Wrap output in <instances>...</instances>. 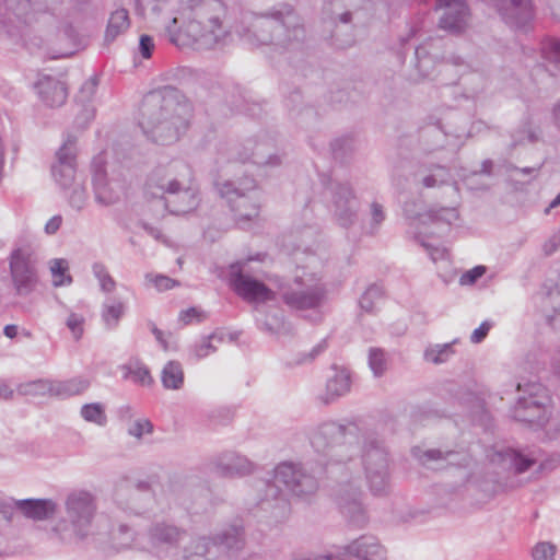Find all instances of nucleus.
<instances>
[{
  "mask_svg": "<svg viewBox=\"0 0 560 560\" xmlns=\"http://www.w3.org/2000/svg\"><path fill=\"white\" fill-rule=\"evenodd\" d=\"M38 96L49 107H58L65 104L68 90L63 82L45 75L35 83Z\"/></svg>",
  "mask_w": 560,
  "mask_h": 560,
  "instance_id": "nucleus-28",
  "label": "nucleus"
},
{
  "mask_svg": "<svg viewBox=\"0 0 560 560\" xmlns=\"http://www.w3.org/2000/svg\"><path fill=\"white\" fill-rule=\"evenodd\" d=\"M92 183L97 203L102 206H109L119 199L118 191L112 187L107 179L103 164H94Z\"/></svg>",
  "mask_w": 560,
  "mask_h": 560,
  "instance_id": "nucleus-31",
  "label": "nucleus"
},
{
  "mask_svg": "<svg viewBox=\"0 0 560 560\" xmlns=\"http://www.w3.org/2000/svg\"><path fill=\"white\" fill-rule=\"evenodd\" d=\"M95 109L92 105H82L81 112L75 116L74 126L81 130L94 119Z\"/></svg>",
  "mask_w": 560,
  "mask_h": 560,
  "instance_id": "nucleus-60",
  "label": "nucleus"
},
{
  "mask_svg": "<svg viewBox=\"0 0 560 560\" xmlns=\"http://www.w3.org/2000/svg\"><path fill=\"white\" fill-rule=\"evenodd\" d=\"M215 469L222 477H243L255 470V464L245 456L234 452H226L215 460Z\"/></svg>",
  "mask_w": 560,
  "mask_h": 560,
  "instance_id": "nucleus-27",
  "label": "nucleus"
},
{
  "mask_svg": "<svg viewBox=\"0 0 560 560\" xmlns=\"http://www.w3.org/2000/svg\"><path fill=\"white\" fill-rule=\"evenodd\" d=\"M556 545L550 541H540L532 550L533 560H556Z\"/></svg>",
  "mask_w": 560,
  "mask_h": 560,
  "instance_id": "nucleus-55",
  "label": "nucleus"
},
{
  "mask_svg": "<svg viewBox=\"0 0 560 560\" xmlns=\"http://www.w3.org/2000/svg\"><path fill=\"white\" fill-rule=\"evenodd\" d=\"M212 545V537L199 536L192 538L190 542L183 549L184 560H209L207 555Z\"/></svg>",
  "mask_w": 560,
  "mask_h": 560,
  "instance_id": "nucleus-41",
  "label": "nucleus"
},
{
  "mask_svg": "<svg viewBox=\"0 0 560 560\" xmlns=\"http://www.w3.org/2000/svg\"><path fill=\"white\" fill-rule=\"evenodd\" d=\"M355 149V141L352 137H341L331 142L332 155L340 162H346Z\"/></svg>",
  "mask_w": 560,
  "mask_h": 560,
  "instance_id": "nucleus-46",
  "label": "nucleus"
},
{
  "mask_svg": "<svg viewBox=\"0 0 560 560\" xmlns=\"http://www.w3.org/2000/svg\"><path fill=\"white\" fill-rule=\"evenodd\" d=\"M65 521L71 527V535L78 539H85L97 512V498L85 489H72L63 500Z\"/></svg>",
  "mask_w": 560,
  "mask_h": 560,
  "instance_id": "nucleus-11",
  "label": "nucleus"
},
{
  "mask_svg": "<svg viewBox=\"0 0 560 560\" xmlns=\"http://www.w3.org/2000/svg\"><path fill=\"white\" fill-rule=\"evenodd\" d=\"M161 382L164 388L178 390L184 385V370L178 361H168L162 372Z\"/></svg>",
  "mask_w": 560,
  "mask_h": 560,
  "instance_id": "nucleus-39",
  "label": "nucleus"
},
{
  "mask_svg": "<svg viewBox=\"0 0 560 560\" xmlns=\"http://www.w3.org/2000/svg\"><path fill=\"white\" fill-rule=\"evenodd\" d=\"M92 270L95 278L100 281L101 289L104 292H112L115 290L116 282L102 262H94Z\"/></svg>",
  "mask_w": 560,
  "mask_h": 560,
  "instance_id": "nucleus-52",
  "label": "nucleus"
},
{
  "mask_svg": "<svg viewBox=\"0 0 560 560\" xmlns=\"http://www.w3.org/2000/svg\"><path fill=\"white\" fill-rule=\"evenodd\" d=\"M253 257L238 260L229 265L228 283L231 289L245 302L255 304H264L276 300V292L257 278L245 272V267Z\"/></svg>",
  "mask_w": 560,
  "mask_h": 560,
  "instance_id": "nucleus-13",
  "label": "nucleus"
},
{
  "mask_svg": "<svg viewBox=\"0 0 560 560\" xmlns=\"http://www.w3.org/2000/svg\"><path fill=\"white\" fill-rule=\"evenodd\" d=\"M415 240L429 253L433 261H436L444 257L445 250L428 243L421 233H417L415 235Z\"/></svg>",
  "mask_w": 560,
  "mask_h": 560,
  "instance_id": "nucleus-62",
  "label": "nucleus"
},
{
  "mask_svg": "<svg viewBox=\"0 0 560 560\" xmlns=\"http://www.w3.org/2000/svg\"><path fill=\"white\" fill-rule=\"evenodd\" d=\"M411 454L421 465L433 470L462 464V455L456 451H442L440 448L422 450L416 446L412 447Z\"/></svg>",
  "mask_w": 560,
  "mask_h": 560,
  "instance_id": "nucleus-24",
  "label": "nucleus"
},
{
  "mask_svg": "<svg viewBox=\"0 0 560 560\" xmlns=\"http://www.w3.org/2000/svg\"><path fill=\"white\" fill-rule=\"evenodd\" d=\"M237 160L245 163L252 161L258 166H278L281 158L277 154L275 145L270 140L248 139L243 144V151L237 153Z\"/></svg>",
  "mask_w": 560,
  "mask_h": 560,
  "instance_id": "nucleus-20",
  "label": "nucleus"
},
{
  "mask_svg": "<svg viewBox=\"0 0 560 560\" xmlns=\"http://www.w3.org/2000/svg\"><path fill=\"white\" fill-rule=\"evenodd\" d=\"M456 342L432 345L424 350V360L433 364H442L454 354L453 345Z\"/></svg>",
  "mask_w": 560,
  "mask_h": 560,
  "instance_id": "nucleus-44",
  "label": "nucleus"
},
{
  "mask_svg": "<svg viewBox=\"0 0 560 560\" xmlns=\"http://www.w3.org/2000/svg\"><path fill=\"white\" fill-rule=\"evenodd\" d=\"M540 139V129L535 126L529 117L522 119L520 125L511 132L512 149L526 143H536Z\"/></svg>",
  "mask_w": 560,
  "mask_h": 560,
  "instance_id": "nucleus-34",
  "label": "nucleus"
},
{
  "mask_svg": "<svg viewBox=\"0 0 560 560\" xmlns=\"http://www.w3.org/2000/svg\"><path fill=\"white\" fill-rule=\"evenodd\" d=\"M360 438L363 439L361 462L369 490L375 497H386L392 491V459L388 446L368 423Z\"/></svg>",
  "mask_w": 560,
  "mask_h": 560,
  "instance_id": "nucleus-5",
  "label": "nucleus"
},
{
  "mask_svg": "<svg viewBox=\"0 0 560 560\" xmlns=\"http://www.w3.org/2000/svg\"><path fill=\"white\" fill-rule=\"evenodd\" d=\"M323 197L331 202L336 220L342 228L351 226L357 220L358 201L351 185L327 174H320Z\"/></svg>",
  "mask_w": 560,
  "mask_h": 560,
  "instance_id": "nucleus-12",
  "label": "nucleus"
},
{
  "mask_svg": "<svg viewBox=\"0 0 560 560\" xmlns=\"http://www.w3.org/2000/svg\"><path fill=\"white\" fill-rule=\"evenodd\" d=\"M542 167V163L536 167H518L516 165H509L508 172L510 173V180L514 184H529L533 179H535L540 168Z\"/></svg>",
  "mask_w": 560,
  "mask_h": 560,
  "instance_id": "nucleus-48",
  "label": "nucleus"
},
{
  "mask_svg": "<svg viewBox=\"0 0 560 560\" xmlns=\"http://www.w3.org/2000/svg\"><path fill=\"white\" fill-rule=\"evenodd\" d=\"M392 180L400 189H405L407 183H411L417 189L440 188L451 183L452 172L447 164L399 160L393 166Z\"/></svg>",
  "mask_w": 560,
  "mask_h": 560,
  "instance_id": "nucleus-8",
  "label": "nucleus"
},
{
  "mask_svg": "<svg viewBox=\"0 0 560 560\" xmlns=\"http://www.w3.org/2000/svg\"><path fill=\"white\" fill-rule=\"evenodd\" d=\"M81 417L88 421L93 422L98 425H105L107 418L105 415V410L102 404L100 402H92V404H85L81 408Z\"/></svg>",
  "mask_w": 560,
  "mask_h": 560,
  "instance_id": "nucleus-50",
  "label": "nucleus"
},
{
  "mask_svg": "<svg viewBox=\"0 0 560 560\" xmlns=\"http://www.w3.org/2000/svg\"><path fill=\"white\" fill-rule=\"evenodd\" d=\"M125 313V304L115 298L105 300L102 306V319L107 329H114L118 326L120 318Z\"/></svg>",
  "mask_w": 560,
  "mask_h": 560,
  "instance_id": "nucleus-42",
  "label": "nucleus"
},
{
  "mask_svg": "<svg viewBox=\"0 0 560 560\" xmlns=\"http://www.w3.org/2000/svg\"><path fill=\"white\" fill-rule=\"evenodd\" d=\"M369 365L375 376L383 375L386 370L384 351L380 348H371L369 351Z\"/></svg>",
  "mask_w": 560,
  "mask_h": 560,
  "instance_id": "nucleus-54",
  "label": "nucleus"
},
{
  "mask_svg": "<svg viewBox=\"0 0 560 560\" xmlns=\"http://www.w3.org/2000/svg\"><path fill=\"white\" fill-rule=\"evenodd\" d=\"M219 195L228 200L231 210L238 222L250 221L259 214L258 192L248 195L241 192L236 184L230 180L215 183Z\"/></svg>",
  "mask_w": 560,
  "mask_h": 560,
  "instance_id": "nucleus-18",
  "label": "nucleus"
},
{
  "mask_svg": "<svg viewBox=\"0 0 560 560\" xmlns=\"http://www.w3.org/2000/svg\"><path fill=\"white\" fill-rule=\"evenodd\" d=\"M334 374L327 378L325 393L319 397L325 405L345 396L351 388V376L347 369L334 366Z\"/></svg>",
  "mask_w": 560,
  "mask_h": 560,
  "instance_id": "nucleus-30",
  "label": "nucleus"
},
{
  "mask_svg": "<svg viewBox=\"0 0 560 560\" xmlns=\"http://www.w3.org/2000/svg\"><path fill=\"white\" fill-rule=\"evenodd\" d=\"M141 116V127L148 138L158 144L168 145L188 129L189 106L179 90L166 85L144 95Z\"/></svg>",
  "mask_w": 560,
  "mask_h": 560,
  "instance_id": "nucleus-1",
  "label": "nucleus"
},
{
  "mask_svg": "<svg viewBox=\"0 0 560 560\" xmlns=\"http://www.w3.org/2000/svg\"><path fill=\"white\" fill-rule=\"evenodd\" d=\"M122 369L126 371V378L131 377L133 382L143 386L153 383L149 369L138 360L130 361Z\"/></svg>",
  "mask_w": 560,
  "mask_h": 560,
  "instance_id": "nucleus-45",
  "label": "nucleus"
},
{
  "mask_svg": "<svg viewBox=\"0 0 560 560\" xmlns=\"http://www.w3.org/2000/svg\"><path fill=\"white\" fill-rule=\"evenodd\" d=\"M343 553L359 560H386V550L373 536L363 535L343 547Z\"/></svg>",
  "mask_w": 560,
  "mask_h": 560,
  "instance_id": "nucleus-26",
  "label": "nucleus"
},
{
  "mask_svg": "<svg viewBox=\"0 0 560 560\" xmlns=\"http://www.w3.org/2000/svg\"><path fill=\"white\" fill-rule=\"evenodd\" d=\"M89 387L90 381L81 376L65 381L52 380L51 397L68 399L83 394Z\"/></svg>",
  "mask_w": 560,
  "mask_h": 560,
  "instance_id": "nucleus-33",
  "label": "nucleus"
},
{
  "mask_svg": "<svg viewBox=\"0 0 560 560\" xmlns=\"http://www.w3.org/2000/svg\"><path fill=\"white\" fill-rule=\"evenodd\" d=\"M130 25L129 14L126 9L114 11L108 20L105 32V43H113L120 34L125 33Z\"/></svg>",
  "mask_w": 560,
  "mask_h": 560,
  "instance_id": "nucleus-37",
  "label": "nucleus"
},
{
  "mask_svg": "<svg viewBox=\"0 0 560 560\" xmlns=\"http://www.w3.org/2000/svg\"><path fill=\"white\" fill-rule=\"evenodd\" d=\"M335 503L347 522L354 528H363L369 523L366 508L363 504V492L353 481L339 483L334 492Z\"/></svg>",
  "mask_w": 560,
  "mask_h": 560,
  "instance_id": "nucleus-14",
  "label": "nucleus"
},
{
  "mask_svg": "<svg viewBox=\"0 0 560 560\" xmlns=\"http://www.w3.org/2000/svg\"><path fill=\"white\" fill-rule=\"evenodd\" d=\"M366 421L362 418L345 419L341 422L320 423L311 435L315 452L327 457V466L348 464L357 453L360 434L365 430Z\"/></svg>",
  "mask_w": 560,
  "mask_h": 560,
  "instance_id": "nucleus-4",
  "label": "nucleus"
},
{
  "mask_svg": "<svg viewBox=\"0 0 560 560\" xmlns=\"http://www.w3.org/2000/svg\"><path fill=\"white\" fill-rule=\"evenodd\" d=\"M369 10L370 0H328L324 3L323 12L335 25L331 37L338 48L354 44L353 30L365 24Z\"/></svg>",
  "mask_w": 560,
  "mask_h": 560,
  "instance_id": "nucleus-7",
  "label": "nucleus"
},
{
  "mask_svg": "<svg viewBox=\"0 0 560 560\" xmlns=\"http://www.w3.org/2000/svg\"><path fill=\"white\" fill-rule=\"evenodd\" d=\"M287 107L289 108L291 115L293 117H299L300 115L313 116L314 110L310 106H305L302 103V95L300 91H294L290 94L287 100Z\"/></svg>",
  "mask_w": 560,
  "mask_h": 560,
  "instance_id": "nucleus-51",
  "label": "nucleus"
},
{
  "mask_svg": "<svg viewBox=\"0 0 560 560\" xmlns=\"http://www.w3.org/2000/svg\"><path fill=\"white\" fill-rule=\"evenodd\" d=\"M436 9L443 10L439 20L440 28L452 34L466 28L469 10L464 0H436Z\"/></svg>",
  "mask_w": 560,
  "mask_h": 560,
  "instance_id": "nucleus-21",
  "label": "nucleus"
},
{
  "mask_svg": "<svg viewBox=\"0 0 560 560\" xmlns=\"http://www.w3.org/2000/svg\"><path fill=\"white\" fill-rule=\"evenodd\" d=\"M10 272L18 295L31 294L38 282L36 260L27 248H16L10 256Z\"/></svg>",
  "mask_w": 560,
  "mask_h": 560,
  "instance_id": "nucleus-16",
  "label": "nucleus"
},
{
  "mask_svg": "<svg viewBox=\"0 0 560 560\" xmlns=\"http://www.w3.org/2000/svg\"><path fill=\"white\" fill-rule=\"evenodd\" d=\"M98 85L97 78L93 77L86 80L80 88L79 93L75 96L77 102L82 105H90L95 96Z\"/></svg>",
  "mask_w": 560,
  "mask_h": 560,
  "instance_id": "nucleus-53",
  "label": "nucleus"
},
{
  "mask_svg": "<svg viewBox=\"0 0 560 560\" xmlns=\"http://www.w3.org/2000/svg\"><path fill=\"white\" fill-rule=\"evenodd\" d=\"M492 462L501 464L505 469L514 474H523L528 470L536 460L515 448H504L494 454Z\"/></svg>",
  "mask_w": 560,
  "mask_h": 560,
  "instance_id": "nucleus-32",
  "label": "nucleus"
},
{
  "mask_svg": "<svg viewBox=\"0 0 560 560\" xmlns=\"http://www.w3.org/2000/svg\"><path fill=\"white\" fill-rule=\"evenodd\" d=\"M404 215L413 225L433 224L441 226L444 232H448L452 223L459 218L458 210L455 207H431L422 212V203L417 200H407L402 207Z\"/></svg>",
  "mask_w": 560,
  "mask_h": 560,
  "instance_id": "nucleus-17",
  "label": "nucleus"
},
{
  "mask_svg": "<svg viewBox=\"0 0 560 560\" xmlns=\"http://www.w3.org/2000/svg\"><path fill=\"white\" fill-rule=\"evenodd\" d=\"M186 534L185 528L165 521L152 523L148 528L149 541L154 548L176 547Z\"/></svg>",
  "mask_w": 560,
  "mask_h": 560,
  "instance_id": "nucleus-25",
  "label": "nucleus"
},
{
  "mask_svg": "<svg viewBox=\"0 0 560 560\" xmlns=\"http://www.w3.org/2000/svg\"><path fill=\"white\" fill-rule=\"evenodd\" d=\"M283 303L293 311L318 310L327 298V288L313 273L295 276L291 282L276 278Z\"/></svg>",
  "mask_w": 560,
  "mask_h": 560,
  "instance_id": "nucleus-10",
  "label": "nucleus"
},
{
  "mask_svg": "<svg viewBox=\"0 0 560 560\" xmlns=\"http://www.w3.org/2000/svg\"><path fill=\"white\" fill-rule=\"evenodd\" d=\"M541 292L549 300L560 295V272L555 280L549 279L542 284Z\"/></svg>",
  "mask_w": 560,
  "mask_h": 560,
  "instance_id": "nucleus-64",
  "label": "nucleus"
},
{
  "mask_svg": "<svg viewBox=\"0 0 560 560\" xmlns=\"http://www.w3.org/2000/svg\"><path fill=\"white\" fill-rule=\"evenodd\" d=\"M68 269L69 266L66 259L56 258L50 261L54 287L69 285L72 283V277L67 273Z\"/></svg>",
  "mask_w": 560,
  "mask_h": 560,
  "instance_id": "nucleus-47",
  "label": "nucleus"
},
{
  "mask_svg": "<svg viewBox=\"0 0 560 560\" xmlns=\"http://www.w3.org/2000/svg\"><path fill=\"white\" fill-rule=\"evenodd\" d=\"M170 42L179 48L190 47L196 50L213 49L225 44L223 28L209 30L190 13L185 18H173L166 26Z\"/></svg>",
  "mask_w": 560,
  "mask_h": 560,
  "instance_id": "nucleus-9",
  "label": "nucleus"
},
{
  "mask_svg": "<svg viewBox=\"0 0 560 560\" xmlns=\"http://www.w3.org/2000/svg\"><path fill=\"white\" fill-rule=\"evenodd\" d=\"M423 151L432 153L447 144V135L439 126H429L421 132Z\"/></svg>",
  "mask_w": 560,
  "mask_h": 560,
  "instance_id": "nucleus-40",
  "label": "nucleus"
},
{
  "mask_svg": "<svg viewBox=\"0 0 560 560\" xmlns=\"http://www.w3.org/2000/svg\"><path fill=\"white\" fill-rule=\"evenodd\" d=\"M114 539L119 548L131 547L133 542V532L127 525L121 524L114 534Z\"/></svg>",
  "mask_w": 560,
  "mask_h": 560,
  "instance_id": "nucleus-58",
  "label": "nucleus"
},
{
  "mask_svg": "<svg viewBox=\"0 0 560 560\" xmlns=\"http://www.w3.org/2000/svg\"><path fill=\"white\" fill-rule=\"evenodd\" d=\"M280 483L292 495L301 499H307L318 490L316 477L310 474L303 465L283 462L273 469L272 479L262 482L264 495L259 502L261 505L271 501H275L277 505L285 502Z\"/></svg>",
  "mask_w": 560,
  "mask_h": 560,
  "instance_id": "nucleus-6",
  "label": "nucleus"
},
{
  "mask_svg": "<svg viewBox=\"0 0 560 560\" xmlns=\"http://www.w3.org/2000/svg\"><path fill=\"white\" fill-rule=\"evenodd\" d=\"M68 199L69 205L73 209H75L77 211H81L88 201V194L85 187L80 183H75Z\"/></svg>",
  "mask_w": 560,
  "mask_h": 560,
  "instance_id": "nucleus-56",
  "label": "nucleus"
},
{
  "mask_svg": "<svg viewBox=\"0 0 560 560\" xmlns=\"http://www.w3.org/2000/svg\"><path fill=\"white\" fill-rule=\"evenodd\" d=\"M14 505L25 517L34 521L52 518L58 511V504L51 499L16 500Z\"/></svg>",
  "mask_w": 560,
  "mask_h": 560,
  "instance_id": "nucleus-29",
  "label": "nucleus"
},
{
  "mask_svg": "<svg viewBox=\"0 0 560 560\" xmlns=\"http://www.w3.org/2000/svg\"><path fill=\"white\" fill-rule=\"evenodd\" d=\"M541 389L538 383H518L517 390L528 396H520L513 408L512 416L516 421L537 427H542L547 422L546 404L538 395Z\"/></svg>",
  "mask_w": 560,
  "mask_h": 560,
  "instance_id": "nucleus-15",
  "label": "nucleus"
},
{
  "mask_svg": "<svg viewBox=\"0 0 560 560\" xmlns=\"http://www.w3.org/2000/svg\"><path fill=\"white\" fill-rule=\"evenodd\" d=\"M145 279L153 282L159 291L170 290L179 284L176 280L164 275L152 276L151 273H148L145 275Z\"/></svg>",
  "mask_w": 560,
  "mask_h": 560,
  "instance_id": "nucleus-61",
  "label": "nucleus"
},
{
  "mask_svg": "<svg viewBox=\"0 0 560 560\" xmlns=\"http://www.w3.org/2000/svg\"><path fill=\"white\" fill-rule=\"evenodd\" d=\"M214 338L215 335H210L207 338H205L200 343L194 347V353L197 359H202L217 350V348L211 342V340Z\"/></svg>",
  "mask_w": 560,
  "mask_h": 560,
  "instance_id": "nucleus-63",
  "label": "nucleus"
},
{
  "mask_svg": "<svg viewBox=\"0 0 560 560\" xmlns=\"http://www.w3.org/2000/svg\"><path fill=\"white\" fill-rule=\"evenodd\" d=\"M327 349V340L323 339L308 352H302L296 355L295 364H305L313 362L320 353Z\"/></svg>",
  "mask_w": 560,
  "mask_h": 560,
  "instance_id": "nucleus-57",
  "label": "nucleus"
},
{
  "mask_svg": "<svg viewBox=\"0 0 560 560\" xmlns=\"http://www.w3.org/2000/svg\"><path fill=\"white\" fill-rule=\"evenodd\" d=\"M190 182L191 170L185 163L156 167L147 182V194L153 198L152 207L176 215L195 210L199 199Z\"/></svg>",
  "mask_w": 560,
  "mask_h": 560,
  "instance_id": "nucleus-2",
  "label": "nucleus"
},
{
  "mask_svg": "<svg viewBox=\"0 0 560 560\" xmlns=\"http://www.w3.org/2000/svg\"><path fill=\"white\" fill-rule=\"evenodd\" d=\"M502 20L512 27L526 26L534 16L532 0H494Z\"/></svg>",
  "mask_w": 560,
  "mask_h": 560,
  "instance_id": "nucleus-23",
  "label": "nucleus"
},
{
  "mask_svg": "<svg viewBox=\"0 0 560 560\" xmlns=\"http://www.w3.org/2000/svg\"><path fill=\"white\" fill-rule=\"evenodd\" d=\"M212 545L228 550H240L244 545L243 527L232 525L212 537Z\"/></svg>",
  "mask_w": 560,
  "mask_h": 560,
  "instance_id": "nucleus-36",
  "label": "nucleus"
},
{
  "mask_svg": "<svg viewBox=\"0 0 560 560\" xmlns=\"http://www.w3.org/2000/svg\"><path fill=\"white\" fill-rule=\"evenodd\" d=\"M190 14L201 21L209 30L223 28L225 39L230 28L225 23L228 10L221 0H199L190 7Z\"/></svg>",
  "mask_w": 560,
  "mask_h": 560,
  "instance_id": "nucleus-22",
  "label": "nucleus"
},
{
  "mask_svg": "<svg viewBox=\"0 0 560 560\" xmlns=\"http://www.w3.org/2000/svg\"><path fill=\"white\" fill-rule=\"evenodd\" d=\"M75 137L68 135L62 147L57 152V164L52 165L51 172L56 182L63 189L74 185L75 182Z\"/></svg>",
  "mask_w": 560,
  "mask_h": 560,
  "instance_id": "nucleus-19",
  "label": "nucleus"
},
{
  "mask_svg": "<svg viewBox=\"0 0 560 560\" xmlns=\"http://www.w3.org/2000/svg\"><path fill=\"white\" fill-rule=\"evenodd\" d=\"M260 329L271 335H289L292 332L290 324H287L281 310H269L261 318H257Z\"/></svg>",
  "mask_w": 560,
  "mask_h": 560,
  "instance_id": "nucleus-35",
  "label": "nucleus"
},
{
  "mask_svg": "<svg viewBox=\"0 0 560 560\" xmlns=\"http://www.w3.org/2000/svg\"><path fill=\"white\" fill-rule=\"evenodd\" d=\"M383 299V290L376 284L370 285L359 300L360 308L366 313H374L378 301Z\"/></svg>",
  "mask_w": 560,
  "mask_h": 560,
  "instance_id": "nucleus-49",
  "label": "nucleus"
},
{
  "mask_svg": "<svg viewBox=\"0 0 560 560\" xmlns=\"http://www.w3.org/2000/svg\"><path fill=\"white\" fill-rule=\"evenodd\" d=\"M52 380L38 378L22 383L18 386V394L21 396L40 397L49 395L51 397Z\"/></svg>",
  "mask_w": 560,
  "mask_h": 560,
  "instance_id": "nucleus-43",
  "label": "nucleus"
},
{
  "mask_svg": "<svg viewBox=\"0 0 560 560\" xmlns=\"http://www.w3.org/2000/svg\"><path fill=\"white\" fill-rule=\"evenodd\" d=\"M246 35L257 44L289 49L304 40L305 28L293 7L281 3L266 13L255 15L246 28Z\"/></svg>",
  "mask_w": 560,
  "mask_h": 560,
  "instance_id": "nucleus-3",
  "label": "nucleus"
},
{
  "mask_svg": "<svg viewBox=\"0 0 560 560\" xmlns=\"http://www.w3.org/2000/svg\"><path fill=\"white\" fill-rule=\"evenodd\" d=\"M541 57L551 75H560V40L548 38L541 44Z\"/></svg>",
  "mask_w": 560,
  "mask_h": 560,
  "instance_id": "nucleus-38",
  "label": "nucleus"
},
{
  "mask_svg": "<svg viewBox=\"0 0 560 560\" xmlns=\"http://www.w3.org/2000/svg\"><path fill=\"white\" fill-rule=\"evenodd\" d=\"M84 317L77 313H70L66 325L71 330L75 340H79L83 335Z\"/></svg>",
  "mask_w": 560,
  "mask_h": 560,
  "instance_id": "nucleus-59",
  "label": "nucleus"
}]
</instances>
